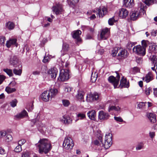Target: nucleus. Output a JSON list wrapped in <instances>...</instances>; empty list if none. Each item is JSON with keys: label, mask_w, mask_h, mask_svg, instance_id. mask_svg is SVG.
Here are the masks:
<instances>
[{"label": "nucleus", "mask_w": 157, "mask_h": 157, "mask_svg": "<svg viewBox=\"0 0 157 157\" xmlns=\"http://www.w3.org/2000/svg\"><path fill=\"white\" fill-rule=\"evenodd\" d=\"M36 145L39 149V152L40 154H42L43 152L47 154L52 148L50 141L45 139H40Z\"/></svg>", "instance_id": "1"}, {"label": "nucleus", "mask_w": 157, "mask_h": 157, "mask_svg": "<svg viewBox=\"0 0 157 157\" xmlns=\"http://www.w3.org/2000/svg\"><path fill=\"white\" fill-rule=\"evenodd\" d=\"M74 145V142L71 138L68 137L65 138L63 144V146L65 149L70 150L73 148Z\"/></svg>", "instance_id": "2"}, {"label": "nucleus", "mask_w": 157, "mask_h": 157, "mask_svg": "<svg viewBox=\"0 0 157 157\" xmlns=\"http://www.w3.org/2000/svg\"><path fill=\"white\" fill-rule=\"evenodd\" d=\"M99 140L102 143L101 137H99ZM112 144V134L110 133H108V135L106 134L105 136V141L104 143H102V145L105 149H108L111 146Z\"/></svg>", "instance_id": "3"}, {"label": "nucleus", "mask_w": 157, "mask_h": 157, "mask_svg": "<svg viewBox=\"0 0 157 157\" xmlns=\"http://www.w3.org/2000/svg\"><path fill=\"white\" fill-rule=\"evenodd\" d=\"M112 54L113 56H117L123 58H125L127 56L124 50L117 47L114 48L112 51Z\"/></svg>", "instance_id": "4"}, {"label": "nucleus", "mask_w": 157, "mask_h": 157, "mask_svg": "<svg viewBox=\"0 0 157 157\" xmlns=\"http://www.w3.org/2000/svg\"><path fill=\"white\" fill-rule=\"evenodd\" d=\"M69 71L68 69H63L60 71L59 78V80L64 81L69 78Z\"/></svg>", "instance_id": "5"}, {"label": "nucleus", "mask_w": 157, "mask_h": 157, "mask_svg": "<svg viewBox=\"0 0 157 157\" xmlns=\"http://www.w3.org/2000/svg\"><path fill=\"white\" fill-rule=\"evenodd\" d=\"M133 51L136 54L140 56H144L146 54L145 49L140 45L134 46L133 48Z\"/></svg>", "instance_id": "6"}, {"label": "nucleus", "mask_w": 157, "mask_h": 157, "mask_svg": "<svg viewBox=\"0 0 157 157\" xmlns=\"http://www.w3.org/2000/svg\"><path fill=\"white\" fill-rule=\"evenodd\" d=\"M10 63L15 68L18 67L20 68V66L21 67L20 62L19 61L17 57L15 55H13L11 56Z\"/></svg>", "instance_id": "7"}, {"label": "nucleus", "mask_w": 157, "mask_h": 157, "mask_svg": "<svg viewBox=\"0 0 157 157\" xmlns=\"http://www.w3.org/2000/svg\"><path fill=\"white\" fill-rule=\"evenodd\" d=\"M117 74L116 78L113 76H109L108 78L109 82L113 85L115 88L117 87L119 83L120 78V76L118 73H117Z\"/></svg>", "instance_id": "8"}, {"label": "nucleus", "mask_w": 157, "mask_h": 157, "mask_svg": "<svg viewBox=\"0 0 157 157\" xmlns=\"http://www.w3.org/2000/svg\"><path fill=\"white\" fill-rule=\"evenodd\" d=\"M40 97L42 100L46 102L51 100L52 98L49 90L44 91L41 94Z\"/></svg>", "instance_id": "9"}, {"label": "nucleus", "mask_w": 157, "mask_h": 157, "mask_svg": "<svg viewBox=\"0 0 157 157\" xmlns=\"http://www.w3.org/2000/svg\"><path fill=\"white\" fill-rule=\"evenodd\" d=\"M109 31L108 28H106L103 29L100 34V37L101 39L106 40L109 36Z\"/></svg>", "instance_id": "10"}, {"label": "nucleus", "mask_w": 157, "mask_h": 157, "mask_svg": "<svg viewBox=\"0 0 157 157\" xmlns=\"http://www.w3.org/2000/svg\"><path fill=\"white\" fill-rule=\"evenodd\" d=\"M110 117L108 113L105 112L101 110L98 113V118L101 121L107 120Z\"/></svg>", "instance_id": "11"}, {"label": "nucleus", "mask_w": 157, "mask_h": 157, "mask_svg": "<svg viewBox=\"0 0 157 157\" xmlns=\"http://www.w3.org/2000/svg\"><path fill=\"white\" fill-rule=\"evenodd\" d=\"M97 14L99 17H102L107 12V9L105 7H100L98 9Z\"/></svg>", "instance_id": "12"}, {"label": "nucleus", "mask_w": 157, "mask_h": 157, "mask_svg": "<svg viewBox=\"0 0 157 157\" xmlns=\"http://www.w3.org/2000/svg\"><path fill=\"white\" fill-rule=\"evenodd\" d=\"M99 97V96L97 93L91 94L86 96V100L88 102L97 100L98 99Z\"/></svg>", "instance_id": "13"}, {"label": "nucleus", "mask_w": 157, "mask_h": 157, "mask_svg": "<svg viewBox=\"0 0 157 157\" xmlns=\"http://www.w3.org/2000/svg\"><path fill=\"white\" fill-rule=\"evenodd\" d=\"M129 12L128 10L124 8H121L119 10V16L121 18H125L128 16Z\"/></svg>", "instance_id": "14"}, {"label": "nucleus", "mask_w": 157, "mask_h": 157, "mask_svg": "<svg viewBox=\"0 0 157 157\" xmlns=\"http://www.w3.org/2000/svg\"><path fill=\"white\" fill-rule=\"evenodd\" d=\"M59 121L62 123L68 124L71 122V120L69 116L65 115L60 118Z\"/></svg>", "instance_id": "15"}, {"label": "nucleus", "mask_w": 157, "mask_h": 157, "mask_svg": "<svg viewBox=\"0 0 157 157\" xmlns=\"http://www.w3.org/2000/svg\"><path fill=\"white\" fill-rule=\"evenodd\" d=\"M52 10L55 12L56 15L59 14L63 11L62 5L59 4H57L53 7Z\"/></svg>", "instance_id": "16"}, {"label": "nucleus", "mask_w": 157, "mask_h": 157, "mask_svg": "<svg viewBox=\"0 0 157 157\" xmlns=\"http://www.w3.org/2000/svg\"><path fill=\"white\" fill-rule=\"evenodd\" d=\"M134 5L133 0H123V6L124 7L131 8L134 6Z\"/></svg>", "instance_id": "17"}, {"label": "nucleus", "mask_w": 157, "mask_h": 157, "mask_svg": "<svg viewBox=\"0 0 157 157\" xmlns=\"http://www.w3.org/2000/svg\"><path fill=\"white\" fill-rule=\"evenodd\" d=\"M153 79V75L151 72H149L146 74L145 76L143 78V80L144 82L147 83L149 82Z\"/></svg>", "instance_id": "18"}, {"label": "nucleus", "mask_w": 157, "mask_h": 157, "mask_svg": "<svg viewBox=\"0 0 157 157\" xmlns=\"http://www.w3.org/2000/svg\"><path fill=\"white\" fill-rule=\"evenodd\" d=\"M147 117L151 122L154 123L156 122V116L154 113H147Z\"/></svg>", "instance_id": "19"}, {"label": "nucleus", "mask_w": 157, "mask_h": 157, "mask_svg": "<svg viewBox=\"0 0 157 157\" xmlns=\"http://www.w3.org/2000/svg\"><path fill=\"white\" fill-rule=\"evenodd\" d=\"M57 72V70L56 68H51L48 71L49 76H51L52 78H55L56 77Z\"/></svg>", "instance_id": "20"}, {"label": "nucleus", "mask_w": 157, "mask_h": 157, "mask_svg": "<svg viewBox=\"0 0 157 157\" xmlns=\"http://www.w3.org/2000/svg\"><path fill=\"white\" fill-rule=\"evenodd\" d=\"M120 86L121 88L123 87L128 88L129 86V82L127 81L126 79L124 78V77H123L121 80Z\"/></svg>", "instance_id": "21"}, {"label": "nucleus", "mask_w": 157, "mask_h": 157, "mask_svg": "<svg viewBox=\"0 0 157 157\" xmlns=\"http://www.w3.org/2000/svg\"><path fill=\"white\" fill-rule=\"evenodd\" d=\"M140 13L139 12L134 11L130 13V17L131 20L135 21L140 17Z\"/></svg>", "instance_id": "22"}, {"label": "nucleus", "mask_w": 157, "mask_h": 157, "mask_svg": "<svg viewBox=\"0 0 157 157\" xmlns=\"http://www.w3.org/2000/svg\"><path fill=\"white\" fill-rule=\"evenodd\" d=\"M87 115L89 118L92 120H95L96 116V112L94 110L89 111L87 113Z\"/></svg>", "instance_id": "23"}, {"label": "nucleus", "mask_w": 157, "mask_h": 157, "mask_svg": "<svg viewBox=\"0 0 157 157\" xmlns=\"http://www.w3.org/2000/svg\"><path fill=\"white\" fill-rule=\"evenodd\" d=\"M17 39H10L9 40L7 41L6 43V46L8 48H10L11 45H15L16 47L17 45L16 44Z\"/></svg>", "instance_id": "24"}, {"label": "nucleus", "mask_w": 157, "mask_h": 157, "mask_svg": "<svg viewBox=\"0 0 157 157\" xmlns=\"http://www.w3.org/2000/svg\"><path fill=\"white\" fill-rule=\"evenodd\" d=\"M121 108L118 106H109L108 108V112L113 113L114 112H118L120 111Z\"/></svg>", "instance_id": "25"}, {"label": "nucleus", "mask_w": 157, "mask_h": 157, "mask_svg": "<svg viewBox=\"0 0 157 157\" xmlns=\"http://www.w3.org/2000/svg\"><path fill=\"white\" fill-rule=\"evenodd\" d=\"M27 116H28L27 112L25 110H24L21 113L17 114L16 117L17 118L20 119Z\"/></svg>", "instance_id": "26"}, {"label": "nucleus", "mask_w": 157, "mask_h": 157, "mask_svg": "<svg viewBox=\"0 0 157 157\" xmlns=\"http://www.w3.org/2000/svg\"><path fill=\"white\" fill-rule=\"evenodd\" d=\"M52 98H54L58 94V90L56 88L51 89L49 90Z\"/></svg>", "instance_id": "27"}, {"label": "nucleus", "mask_w": 157, "mask_h": 157, "mask_svg": "<svg viewBox=\"0 0 157 157\" xmlns=\"http://www.w3.org/2000/svg\"><path fill=\"white\" fill-rule=\"evenodd\" d=\"M71 35L73 38L76 39L77 43L78 41V30L73 31L71 33Z\"/></svg>", "instance_id": "28"}, {"label": "nucleus", "mask_w": 157, "mask_h": 157, "mask_svg": "<svg viewBox=\"0 0 157 157\" xmlns=\"http://www.w3.org/2000/svg\"><path fill=\"white\" fill-rule=\"evenodd\" d=\"M6 28L9 30H12L14 27L15 25L12 22L9 21L6 24Z\"/></svg>", "instance_id": "29"}, {"label": "nucleus", "mask_w": 157, "mask_h": 157, "mask_svg": "<svg viewBox=\"0 0 157 157\" xmlns=\"http://www.w3.org/2000/svg\"><path fill=\"white\" fill-rule=\"evenodd\" d=\"M149 49L152 54H156L157 53V46L153 45L152 46L150 47Z\"/></svg>", "instance_id": "30"}, {"label": "nucleus", "mask_w": 157, "mask_h": 157, "mask_svg": "<svg viewBox=\"0 0 157 157\" xmlns=\"http://www.w3.org/2000/svg\"><path fill=\"white\" fill-rule=\"evenodd\" d=\"M5 90L8 93L10 94L15 92L16 89L14 88H11V87L8 86L6 87Z\"/></svg>", "instance_id": "31"}, {"label": "nucleus", "mask_w": 157, "mask_h": 157, "mask_svg": "<svg viewBox=\"0 0 157 157\" xmlns=\"http://www.w3.org/2000/svg\"><path fill=\"white\" fill-rule=\"evenodd\" d=\"M98 77V74L97 73L95 72L94 73H93L92 74L91 78V81L92 82H94L96 80Z\"/></svg>", "instance_id": "32"}, {"label": "nucleus", "mask_w": 157, "mask_h": 157, "mask_svg": "<svg viewBox=\"0 0 157 157\" xmlns=\"http://www.w3.org/2000/svg\"><path fill=\"white\" fill-rule=\"evenodd\" d=\"M67 2L70 6H75L78 2V0H67Z\"/></svg>", "instance_id": "33"}, {"label": "nucleus", "mask_w": 157, "mask_h": 157, "mask_svg": "<svg viewBox=\"0 0 157 157\" xmlns=\"http://www.w3.org/2000/svg\"><path fill=\"white\" fill-rule=\"evenodd\" d=\"M144 147V144L142 142L139 143L136 147V151L140 150L143 149Z\"/></svg>", "instance_id": "34"}, {"label": "nucleus", "mask_w": 157, "mask_h": 157, "mask_svg": "<svg viewBox=\"0 0 157 157\" xmlns=\"http://www.w3.org/2000/svg\"><path fill=\"white\" fill-rule=\"evenodd\" d=\"M13 72L16 75H20L22 73V70L15 68L13 69Z\"/></svg>", "instance_id": "35"}, {"label": "nucleus", "mask_w": 157, "mask_h": 157, "mask_svg": "<svg viewBox=\"0 0 157 157\" xmlns=\"http://www.w3.org/2000/svg\"><path fill=\"white\" fill-rule=\"evenodd\" d=\"M3 71L10 76L11 77L13 76V74L12 70L9 69H4Z\"/></svg>", "instance_id": "36"}, {"label": "nucleus", "mask_w": 157, "mask_h": 157, "mask_svg": "<svg viewBox=\"0 0 157 157\" xmlns=\"http://www.w3.org/2000/svg\"><path fill=\"white\" fill-rule=\"evenodd\" d=\"M68 45L66 43H64L63 45L62 51L63 52H66L68 51Z\"/></svg>", "instance_id": "37"}, {"label": "nucleus", "mask_w": 157, "mask_h": 157, "mask_svg": "<svg viewBox=\"0 0 157 157\" xmlns=\"http://www.w3.org/2000/svg\"><path fill=\"white\" fill-rule=\"evenodd\" d=\"M63 104L64 106L67 107L70 104L69 101L67 99H63L62 100Z\"/></svg>", "instance_id": "38"}, {"label": "nucleus", "mask_w": 157, "mask_h": 157, "mask_svg": "<svg viewBox=\"0 0 157 157\" xmlns=\"http://www.w3.org/2000/svg\"><path fill=\"white\" fill-rule=\"evenodd\" d=\"M85 94V93L83 91H79V99H80L81 102H84L83 99V96Z\"/></svg>", "instance_id": "39"}, {"label": "nucleus", "mask_w": 157, "mask_h": 157, "mask_svg": "<svg viewBox=\"0 0 157 157\" xmlns=\"http://www.w3.org/2000/svg\"><path fill=\"white\" fill-rule=\"evenodd\" d=\"M148 41L143 40L141 42V44L142 46V47L146 49V48L148 46Z\"/></svg>", "instance_id": "40"}, {"label": "nucleus", "mask_w": 157, "mask_h": 157, "mask_svg": "<svg viewBox=\"0 0 157 157\" xmlns=\"http://www.w3.org/2000/svg\"><path fill=\"white\" fill-rule=\"evenodd\" d=\"M21 157H30V154L28 151H25L21 154Z\"/></svg>", "instance_id": "41"}, {"label": "nucleus", "mask_w": 157, "mask_h": 157, "mask_svg": "<svg viewBox=\"0 0 157 157\" xmlns=\"http://www.w3.org/2000/svg\"><path fill=\"white\" fill-rule=\"evenodd\" d=\"M17 103V100L16 99H14L11 101L10 105L12 107H14L16 106Z\"/></svg>", "instance_id": "42"}, {"label": "nucleus", "mask_w": 157, "mask_h": 157, "mask_svg": "<svg viewBox=\"0 0 157 157\" xmlns=\"http://www.w3.org/2000/svg\"><path fill=\"white\" fill-rule=\"evenodd\" d=\"M152 56L151 59L153 63L155 64H157V56L155 55V54L152 55Z\"/></svg>", "instance_id": "43"}, {"label": "nucleus", "mask_w": 157, "mask_h": 157, "mask_svg": "<svg viewBox=\"0 0 157 157\" xmlns=\"http://www.w3.org/2000/svg\"><path fill=\"white\" fill-rule=\"evenodd\" d=\"M14 151L17 152H18L21 151H22L21 146L20 145L17 146L14 149Z\"/></svg>", "instance_id": "44"}, {"label": "nucleus", "mask_w": 157, "mask_h": 157, "mask_svg": "<svg viewBox=\"0 0 157 157\" xmlns=\"http://www.w3.org/2000/svg\"><path fill=\"white\" fill-rule=\"evenodd\" d=\"M145 93L147 95H149L151 92H152L151 88L150 87L146 88L145 90Z\"/></svg>", "instance_id": "45"}, {"label": "nucleus", "mask_w": 157, "mask_h": 157, "mask_svg": "<svg viewBox=\"0 0 157 157\" xmlns=\"http://www.w3.org/2000/svg\"><path fill=\"white\" fill-rule=\"evenodd\" d=\"M144 2L147 6L153 4L154 3L153 0H145Z\"/></svg>", "instance_id": "46"}, {"label": "nucleus", "mask_w": 157, "mask_h": 157, "mask_svg": "<svg viewBox=\"0 0 157 157\" xmlns=\"http://www.w3.org/2000/svg\"><path fill=\"white\" fill-rule=\"evenodd\" d=\"M13 140V137L10 134L7 135L6 140L7 142H10Z\"/></svg>", "instance_id": "47"}, {"label": "nucleus", "mask_w": 157, "mask_h": 157, "mask_svg": "<svg viewBox=\"0 0 157 157\" xmlns=\"http://www.w3.org/2000/svg\"><path fill=\"white\" fill-rule=\"evenodd\" d=\"M114 119L115 120H116L117 122H123L124 121L123 119L121 117H114Z\"/></svg>", "instance_id": "48"}, {"label": "nucleus", "mask_w": 157, "mask_h": 157, "mask_svg": "<svg viewBox=\"0 0 157 157\" xmlns=\"http://www.w3.org/2000/svg\"><path fill=\"white\" fill-rule=\"evenodd\" d=\"M86 118V115L84 113H79V119L82 120Z\"/></svg>", "instance_id": "49"}, {"label": "nucleus", "mask_w": 157, "mask_h": 157, "mask_svg": "<svg viewBox=\"0 0 157 157\" xmlns=\"http://www.w3.org/2000/svg\"><path fill=\"white\" fill-rule=\"evenodd\" d=\"M151 34L152 36H156L157 35V30L153 29L151 32Z\"/></svg>", "instance_id": "50"}, {"label": "nucleus", "mask_w": 157, "mask_h": 157, "mask_svg": "<svg viewBox=\"0 0 157 157\" xmlns=\"http://www.w3.org/2000/svg\"><path fill=\"white\" fill-rule=\"evenodd\" d=\"M114 21L115 20L114 18L112 17L111 18H110L108 21L109 24L110 25H112L113 24Z\"/></svg>", "instance_id": "51"}, {"label": "nucleus", "mask_w": 157, "mask_h": 157, "mask_svg": "<svg viewBox=\"0 0 157 157\" xmlns=\"http://www.w3.org/2000/svg\"><path fill=\"white\" fill-rule=\"evenodd\" d=\"M6 40L4 36H1L0 37V44H3Z\"/></svg>", "instance_id": "52"}, {"label": "nucleus", "mask_w": 157, "mask_h": 157, "mask_svg": "<svg viewBox=\"0 0 157 157\" xmlns=\"http://www.w3.org/2000/svg\"><path fill=\"white\" fill-rule=\"evenodd\" d=\"M6 77L3 75H0V85L5 79Z\"/></svg>", "instance_id": "53"}, {"label": "nucleus", "mask_w": 157, "mask_h": 157, "mask_svg": "<svg viewBox=\"0 0 157 157\" xmlns=\"http://www.w3.org/2000/svg\"><path fill=\"white\" fill-rule=\"evenodd\" d=\"M25 142L26 141L25 139H21V140H20L18 141V144L19 145H20L21 146V145H23L24 143H25Z\"/></svg>", "instance_id": "54"}, {"label": "nucleus", "mask_w": 157, "mask_h": 157, "mask_svg": "<svg viewBox=\"0 0 157 157\" xmlns=\"http://www.w3.org/2000/svg\"><path fill=\"white\" fill-rule=\"evenodd\" d=\"M72 89L69 87H66L65 88L64 90L66 92H69L71 91Z\"/></svg>", "instance_id": "55"}, {"label": "nucleus", "mask_w": 157, "mask_h": 157, "mask_svg": "<svg viewBox=\"0 0 157 157\" xmlns=\"http://www.w3.org/2000/svg\"><path fill=\"white\" fill-rule=\"evenodd\" d=\"M16 82H12L9 85V86L12 87L15 86L16 85Z\"/></svg>", "instance_id": "56"}, {"label": "nucleus", "mask_w": 157, "mask_h": 157, "mask_svg": "<svg viewBox=\"0 0 157 157\" xmlns=\"http://www.w3.org/2000/svg\"><path fill=\"white\" fill-rule=\"evenodd\" d=\"M6 131H2L0 132V136L3 137L6 135Z\"/></svg>", "instance_id": "57"}, {"label": "nucleus", "mask_w": 157, "mask_h": 157, "mask_svg": "<svg viewBox=\"0 0 157 157\" xmlns=\"http://www.w3.org/2000/svg\"><path fill=\"white\" fill-rule=\"evenodd\" d=\"M49 60V58L48 56L45 57L43 60V61L44 63H46L48 62Z\"/></svg>", "instance_id": "58"}, {"label": "nucleus", "mask_w": 157, "mask_h": 157, "mask_svg": "<svg viewBox=\"0 0 157 157\" xmlns=\"http://www.w3.org/2000/svg\"><path fill=\"white\" fill-rule=\"evenodd\" d=\"M155 132H150L149 136L151 138H153L155 136Z\"/></svg>", "instance_id": "59"}, {"label": "nucleus", "mask_w": 157, "mask_h": 157, "mask_svg": "<svg viewBox=\"0 0 157 157\" xmlns=\"http://www.w3.org/2000/svg\"><path fill=\"white\" fill-rule=\"evenodd\" d=\"M135 44V43H130L128 44V48L131 49L132 48V46Z\"/></svg>", "instance_id": "60"}, {"label": "nucleus", "mask_w": 157, "mask_h": 157, "mask_svg": "<svg viewBox=\"0 0 157 157\" xmlns=\"http://www.w3.org/2000/svg\"><path fill=\"white\" fill-rule=\"evenodd\" d=\"M40 71H36L33 72V74L34 75H38L40 74Z\"/></svg>", "instance_id": "61"}, {"label": "nucleus", "mask_w": 157, "mask_h": 157, "mask_svg": "<svg viewBox=\"0 0 157 157\" xmlns=\"http://www.w3.org/2000/svg\"><path fill=\"white\" fill-rule=\"evenodd\" d=\"M97 53H98V54L102 55L103 53V50L102 49H99Z\"/></svg>", "instance_id": "62"}, {"label": "nucleus", "mask_w": 157, "mask_h": 157, "mask_svg": "<svg viewBox=\"0 0 157 157\" xmlns=\"http://www.w3.org/2000/svg\"><path fill=\"white\" fill-rule=\"evenodd\" d=\"M5 153V150L3 148H0V154H4Z\"/></svg>", "instance_id": "63"}, {"label": "nucleus", "mask_w": 157, "mask_h": 157, "mask_svg": "<svg viewBox=\"0 0 157 157\" xmlns=\"http://www.w3.org/2000/svg\"><path fill=\"white\" fill-rule=\"evenodd\" d=\"M136 61L137 63H141L142 61V59L141 58H138L136 59Z\"/></svg>", "instance_id": "64"}]
</instances>
